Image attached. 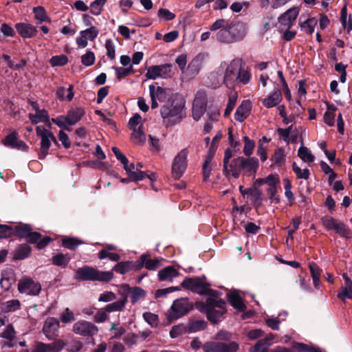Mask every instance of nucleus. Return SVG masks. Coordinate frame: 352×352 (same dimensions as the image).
<instances>
[{"mask_svg":"<svg viewBox=\"0 0 352 352\" xmlns=\"http://www.w3.org/2000/svg\"><path fill=\"white\" fill-rule=\"evenodd\" d=\"M182 287L199 294H208L206 302H197L196 307L207 314L211 321L216 322L226 312V302L219 297V292L210 290L199 278H186Z\"/></svg>","mask_w":352,"mask_h":352,"instance_id":"f257e3e1","label":"nucleus"},{"mask_svg":"<svg viewBox=\"0 0 352 352\" xmlns=\"http://www.w3.org/2000/svg\"><path fill=\"white\" fill-rule=\"evenodd\" d=\"M113 278L112 271H100L85 265L76 270L75 278L80 280L109 282Z\"/></svg>","mask_w":352,"mask_h":352,"instance_id":"f03ea898","label":"nucleus"},{"mask_svg":"<svg viewBox=\"0 0 352 352\" xmlns=\"http://www.w3.org/2000/svg\"><path fill=\"white\" fill-rule=\"evenodd\" d=\"M220 67L224 70L223 83L228 88L233 87L236 82L238 73L241 68V60L235 58L230 63H221Z\"/></svg>","mask_w":352,"mask_h":352,"instance_id":"7ed1b4c3","label":"nucleus"},{"mask_svg":"<svg viewBox=\"0 0 352 352\" xmlns=\"http://www.w3.org/2000/svg\"><path fill=\"white\" fill-rule=\"evenodd\" d=\"M187 148L182 149L174 157L172 166L171 174L175 179H179L184 174L188 166Z\"/></svg>","mask_w":352,"mask_h":352,"instance_id":"20e7f679","label":"nucleus"},{"mask_svg":"<svg viewBox=\"0 0 352 352\" xmlns=\"http://www.w3.org/2000/svg\"><path fill=\"white\" fill-rule=\"evenodd\" d=\"M37 135L41 138V151L39 153V159H44L48 153V150L51 146V142H56V139L53 133L43 127L38 126L36 128Z\"/></svg>","mask_w":352,"mask_h":352,"instance_id":"39448f33","label":"nucleus"},{"mask_svg":"<svg viewBox=\"0 0 352 352\" xmlns=\"http://www.w3.org/2000/svg\"><path fill=\"white\" fill-rule=\"evenodd\" d=\"M239 349V344L234 341L230 342L210 341L203 345L204 352H236Z\"/></svg>","mask_w":352,"mask_h":352,"instance_id":"423d86ee","label":"nucleus"},{"mask_svg":"<svg viewBox=\"0 0 352 352\" xmlns=\"http://www.w3.org/2000/svg\"><path fill=\"white\" fill-rule=\"evenodd\" d=\"M171 64L152 65L147 69L145 76L147 79L169 78L173 76Z\"/></svg>","mask_w":352,"mask_h":352,"instance_id":"0eeeda50","label":"nucleus"},{"mask_svg":"<svg viewBox=\"0 0 352 352\" xmlns=\"http://www.w3.org/2000/svg\"><path fill=\"white\" fill-rule=\"evenodd\" d=\"M192 307L191 304L187 298L177 299L171 306L168 317L170 319H177L186 315Z\"/></svg>","mask_w":352,"mask_h":352,"instance_id":"6e6552de","label":"nucleus"},{"mask_svg":"<svg viewBox=\"0 0 352 352\" xmlns=\"http://www.w3.org/2000/svg\"><path fill=\"white\" fill-rule=\"evenodd\" d=\"M207 105V95L205 91L199 90L194 99L192 105V117L195 120H199L204 114Z\"/></svg>","mask_w":352,"mask_h":352,"instance_id":"1a4fd4ad","label":"nucleus"},{"mask_svg":"<svg viewBox=\"0 0 352 352\" xmlns=\"http://www.w3.org/2000/svg\"><path fill=\"white\" fill-rule=\"evenodd\" d=\"M231 30L237 31L238 32L241 31L243 32V27L241 25H236L234 27H230L228 25V28L221 29L218 32L217 34V39L221 43H231L239 41L243 38V32L237 36H233L232 35Z\"/></svg>","mask_w":352,"mask_h":352,"instance_id":"9d476101","label":"nucleus"},{"mask_svg":"<svg viewBox=\"0 0 352 352\" xmlns=\"http://www.w3.org/2000/svg\"><path fill=\"white\" fill-rule=\"evenodd\" d=\"M72 331L74 333L83 337H91L98 333V328L90 322L81 320L74 324Z\"/></svg>","mask_w":352,"mask_h":352,"instance_id":"9b49d317","label":"nucleus"},{"mask_svg":"<svg viewBox=\"0 0 352 352\" xmlns=\"http://www.w3.org/2000/svg\"><path fill=\"white\" fill-rule=\"evenodd\" d=\"M18 289L21 294L36 296L41 290V285L39 283L28 277L21 278L18 283Z\"/></svg>","mask_w":352,"mask_h":352,"instance_id":"f8f14e48","label":"nucleus"},{"mask_svg":"<svg viewBox=\"0 0 352 352\" xmlns=\"http://www.w3.org/2000/svg\"><path fill=\"white\" fill-rule=\"evenodd\" d=\"M65 345V342L60 339L51 343L36 342L32 352H61Z\"/></svg>","mask_w":352,"mask_h":352,"instance_id":"ddd939ff","label":"nucleus"},{"mask_svg":"<svg viewBox=\"0 0 352 352\" xmlns=\"http://www.w3.org/2000/svg\"><path fill=\"white\" fill-rule=\"evenodd\" d=\"M182 107L181 106L172 103L170 106L164 105L161 109V116L163 119H168V122L173 123L178 122L181 120Z\"/></svg>","mask_w":352,"mask_h":352,"instance_id":"4468645a","label":"nucleus"},{"mask_svg":"<svg viewBox=\"0 0 352 352\" xmlns=\"http://www.w3.org/2000/svg\"><path fill=\"white\" fill-rule=\"evenodd\" d=\"M149 95L151 99V108L156 109L158 107L157 102L165 101L168 96V90L160 86L151 85L149 86Z\"/></svg>","mask_w":352,"mask_h":352,"instance_id":"2eb2a0df","label":"nucleus"},{"mask_svg":"<svg viewBox=\"0 0 352 352\" xmlns=\"http://www.w3.org/2000/svg\"><path fill=\"white\" fill-rule=\"evenodd\" d=\"M59 321L54 318H47L43 327V332L48 340H54L58 336Z\"/></svg>","mask_w":352,"mask_h":352,"instance_id":"dca6fc26","label":"nucleus"},{"mask_svg":"<svg viewBox=\"0 0 352 352\" xmlns=\"http://www.w3.org/2000/svg\"><path fill=\"white\" fill-rule=\"evenodd\" d=\"M300 9L298 7H294L289 9L284 14L278 17V22L285 28L289 29L293 25V23L296 19Z\"/></svg>","mask_w":352,"mask_h":352,"instance_id":"f3484780","label":"nucleus"},{"mask_svg":"<svg viewBox=\"0 0 352 352\" xmlns=\"http://www.w3.org/2000/svg\"><path fill=\"white\" fill-rule=\"evenodd\" d=\"M180 275L177 269L173 265H169L160 270L157 273L160 281L172 282L174 278Z\"/></svg>","mask_w":352,"mask_h":352,"instance_id":"a211bd4d","label":"nucleus"},{"mask_svg":"<svg viewBox=\"0 0 352 352\" xmlns=\"http://www.w3.org/2000/svg\"><path fill=\"white\" fill-rule=\"evenodd\" d=\"M17 134L13 132L9 134L3 141L5 146H10L12 148H16L22 151L26 150L27 145L21 140L17 139Z\"/></svg>","mask_w":352,"mask_h":352,"instance_id":"6ab92c4d","label":"nucleus"},{"mask_svg":"<svg viewBox=\"0 0 352 352\" xmlns=\"http://www.w3.org/2000/svg\"><path fill=\"white\" fill-rule=\"evenodd\" d=\"M18 33L23 38H32L37 33L36 28L29 23H19L15 25Z\"/></svg>","mask_w":352,"mask_h":352,"instance_id":"aec40b11","label":"nucleus"},{"mask_svg":"<svg viewBox=\"0 0 352 352\" xmlns=\"http://www.w3.org/2000/svg\"><path fill=\"white\" fill-rule=\"evenodd\" d=\"M201 67V60L199 57L193 58L188 64L184 74L186 78H192L196 76Z\"/></svg>","mask_w":352,"mask_h":352,"instance_id":"412c9836","label":"nucleus"},{"mask_svg":"<svg viewBox=\"0 0 352 352\" xmlns=\"http://www.w3.org/2000/svg\"><path fill=\"white\" fill-rule=\"evenodd\" d=\"M251 103L248 100H243L238 107L235 113V120L238 122H243L249 116L251 110Z\"/></svg>","mask_w":352,"mask_h":352,"instance_id":"4be33fe9","label":"nucleus"},{"mask_svg":"<svg viewBox=\"0 0 352 352\" xmlns=\"http://www.w3.org/2000/svg\"><path fill=\"white\" fill-rule=\"evenodd\" d=\"M342 277L345 283L341 287V291L338 294V298L344 301L346 299L352 298V280L345 274L342 275Z\"/></svg>","mask_w":352,"mask_h":352,"instance_id":"5701e85b","label":"nucleus"},{"mask_svg":"<svg viewBox=\"0 0 352 352\" xmlns=\"http://www.w3.org/2000/svg\"><path fill=\"white\" fill-rule=\"evenodd\" d=\"M258 168V161L256 157L245 158L243 163V171L248 176L255 174Z\"/></svg>","mask_w":352,"mask_h":352,"instance_id":"b1692460","label":"nucleus"},{"mask_svg":"<svg viewBox=\"0 0 352 352\" xmlns=\"http://www.w3.org/2000/svg\"><path fill=\"white\" fill-rule=\"evenodd\" d=\"M281 100V92L279 89H276L263 100V105L266 108H272L278 104Z\"/></svg>","mask_w":352,"mask_h":352,"instance_id":"393cba45","label":"nucleus"},{"mask_svg":"<svg viewBox=\"0 0 352 352\" xmlns=\"http://www.w3.org/2000/svg\"><path fill=\"white\" fill-rule=\"evenodd\" d=\"M85 111L81 108H76L69 110L67 115V123L69 126L76 124L84 116Z\"/></svg>","mask_w":352,"mask_h":352,"instance_id":"a878e982","label":"nucleus"},{"mask_svg":"<svg viewBox=\"0 0 352 352\" xmlns=\"http://www.w3.org/2000/svg\"><path fill=\"white\" fill-rule=\"evenodd\" d=\"M29 118L34 124H37L40 122H45L48 126H50V116L45 109H41L36 111L35 114L30 113Z\"/></svg>","mask_w":352,"mask_h":352,"instance_id":"bb28decb","label":"nucleus"},{"mask_svg":"<svg viewBox=\"0 0 352 352\" xmlns=\"http://www.w3.org/2000/svg\"><path fill=\"white\" fill-rule=\"evenodd\" d=\"M245 162V158L243 157H239L236 159H234L230 165L229 172L232 174V175L238 178L243 171V163Z\"/></svg>","mask_w":352,"mask_h":352,"instance_id":"cd10ccee","label":"nucleus"},{"mask_svg":"<svg viewBox=\"0 0 352 352\" xmlns=\"http://www.w3.org/2000/svg\"><path fill=\"white\" fill-rule=\"evenodd\" d=\"M14 275L11 270L3 271L0 280L1 287L5 290H8L14 283Z\"/></svg>","mask_w":352,"mask_h":352,"instance_id":"c85d7f7f","label":"nucleus"},{"mask_svg":"<svg viewBox=\"0 0 352 352\" xmlns=\"http://www.w3.org/2000/svg\"><path fill=\"white\" fill-rule=\"evenodd\" d=\"M287 317V313L285 311L280 313L278 316L269 317L265 320L267 325L273 330H278L279 329V324L282 321H284Z\"/></svg>","mask_w":352,"mask_h":352,"instance_id":"c756f323","label":"nucleus"},{"mask_svg":"<svg viewBox=\"0 0 352 352\" xmlns=\"http://www.w3.org/2000/svg\"><path fill=\"white\" fill-rule=\"evenodd\" d=\"M128 168H129V171H126L129 176V179L131 181L137 182L142 180L146 176V174L143 171H135V166L133 164H128Z\"/></svg>","mask_w":352,"mask_h":352,"instance_id":"7c9ffc66","label":"nucleus"},{"mask_svg":"<svg viewBox=\"0 0 352 352\" xmlns=\"http://www.w3.org/2000/svg\"><path fill=\"white\" fill-rule=\"evenodd\" d=\"M228 298L231 305L236 309L243 311L245 308L242 298L240 296L234 292L228 294Z\"/></svg>","mask_w":352,"mask_h":352,"instance_id":"2f4dec72","label":"nucleus"},{"mask_svg":"<svg viewBox=\"0 0 352 352\" xmlns=\"http://www.w3.org/2000/svg\"><path fill=\"white\" fill-rule=\"evenodd\" d=\"M331 230H335L340 236L346 238L350 237L351 234L349 228L341 221H336Z\"/></svg>","mask_w":352,"mask_h":352,"instance_id":"473e14b6","label":"nucleus"},{"mask_svg":"<svg viewBox=\"0 0 352 352\" xmlns=\"http://www.w3.org/2000/svg\"><path fill=\"white\" fill-rule=\"evenodd\" d=\"M331 230H335L340 236L346 238L350 237L351 234L349 228L341 221H336Z\"/></svg>","mask_w":352,"mask_h":352,"instance_id":"72a5a7b5","label":"nucleus"},{"mask_svg":"<svg viewBox=\"0 0 352 352\" xmlns=\"http://www.w3.org/2000/svg\"><path fill=\"white\" fill-rule=\"evenodd\" d=\"M298 155L305 162L311 163L315 160V157L312 155L311 151L302 145L298 148Z\"/></svg>","mask_w":352,"mask_h":352,"instance_id":"f704fd0d","label":"nucleus"},{"mask_svg":"<svg viewBox=\"0 0 352 352\" xmlns=\"http://www.w3.org/2000/svg\"><path fill=\"white\" fill-rule=\"evenodd\" d=\"M126 299H122L112 303L108 304L104 308L108 313L114 311H122L125 308Z\"/></svg>","mask_w":352,"mask_h":352,"instance_id":"c9c22d12","label":"nucleus"},{"mask_svg":"<svg viewBox=\"0 0 352 352\" xmlns=\"http://www.w3.org/2000/svg\"><path fill=\"white\" fill-rule=\"evenodd\" d=\"M70 259L71 258L67 254H57L52 258V262L55 265L65 267Z\"/></svg>","mask_w":352,"mask_h":352,"instance_id":"e433bc0d","label":"nucleus"},{"mask_svg":"<svg viewBox=\"0 0 352 352\" xmlns=\"http://www.w3.org/2000/svg\"><path fill=\"white\" fill-rule=\"evenodd\" d=\"M133 269V263L130 261L119 262L113 268L115 271L120 274H124L130 272Z\"/></svg>","mask_w":352,"mask_h":352,"instance_id":"4c0bfd02","label":"nucleus"},{"mask_svg":"<svg viewBox=\"0 0 352 352\" xmlns=\"http://www.w3.org/2000/svg\"><path fill=\"white\" fill-rule=\"evenodd\" d=\"M21 307V302L19 300L12 299L6 301V302L2 304L1 308L3 311L6 312H12L15 311L19 309Z\"/></svg>","mask_w":352,"mask_h":352,"instance_id":"58836bf2","label":"nucleus"},{"mask_svg":"<svg viewBox=\"0 0 352 352\" xmlns=\"http://www.w3.org/2000/svg\"><path fill=\"white\" fill-rule=\"evenodd\" d=\"M132 139L135 143L143 144L146 142V135L142 131V125L138 129H133Z\"/></svg>","mask_w":352,"mask_h":352,"instance_id":"ea45409f","label":"nucleus"},{"mask_svg":"<svg viewBox=\"0 0 352 352\" xmlns=\"http://www.w3.org/2000/svg\"><path fill=\"white\" fill-rule=\"evenodd\" d=\"M14 234L26 238L28 236L29 232L32 231V228L28 224H19L14 226Z\"/></svg>","mask_w":352,"mask_h":352,"instance_id":"a19ab883","label":"nucleus"},{"mask_svg":"<svg viewBox=\"0 0 352 352\" xmlns=\"http://www.w3.org/2000/svg\"><path fill=\"white\" fill-rule=\"evenodd\" d=\"M145 261V268L148 270L155 271L162 265L161 260L158 258H151L146 254Z\"/></svg>","mask_w":352,"mask_h":352,"instance_id":"79ce46f5","label":"nucleus"},{"mask_svg":"<svg viewBox=\"0 0 352 352\" xmlns=\"http://www.w3.org/2000/svg\"><path fill=\"white\" fill-rule=\"evenodd\" d=\"M99 33L98 30L94 26H90L89 28L80 32V35L83 36L87 41H93L97 37Z\"/></svg>","mask_w":352,"mask_h":352,"instance_id":"37998d69","label":"nucleus"},{"mask_svg":"<svg viewBox=\"0 0 352 352\" xmlns=\"http://www.w3.org/2000/svg\"><path fill=\"white\" fill-rule=\"evenodd\" d=\"M107 0H95L90 4V11L94 15L100 14Z\"/></svg>","mask_w":352,"mask_h":352,"instance_id":"c03bdc74","label":"nucleus"},{"mask_svg":"<svg viewBox=\"0 0 352 352\" xmlns=\"http://www.w3.org/2000/svg\"><path fill=\"white\" fill-rule=\"evenodd\" d=\"M110 331L112 333V338H119L126 332L125 328L119 323L113 322L111 324Z\"/></svg>","mask_w":352,"mask_h":352,"instance_id":"a18cd8bd","label":"nucleus"},{"mask_svg":"<svg viewBox=\"0 0 352 352\" xmlns=\"http://www.w3.org/2000/svg\"><path fill=\"white\" fill-rule=\"evenodd\" d=\"M206 327V322L204 320H196L190 322L187 327L188 331L190 333L197 332L204 329Z\"/></svg>","mask_w":352,"mask_h":352,"instance_id":"49530a36","label":"nucleus"},{"mask_svg":"<svg viewBox=\"0 0 352 352\" xmlns=\"http://www.w3.org/2000/svg\"><path fill=\"white\" fill-rule=\"evenodd\" d=\"M212 157L210 155H208L206 157L202 166L203 177L204 180H207V179L210 175V172L212 170Z\"/></svg>","mask_w":352,"mask_h":352,"instance_id":"de8ad7c7","label":"nucleus"},{"mask_svg":"<svg viewBox=\"0 0 352 352\" xmlns=\"http://www.w3.org/2000/svg\"><path fill=\"white\" fill-rule=\"evenodd\" d=\"M14 234V226L0 224V239H8Z\"/></svg>","mask_w":352,"mask_h":352,"instance_id":"09e8293b","label":"nucleus"},{"mask_svg":"<svg viewBox=\"0 0 352 352\" xmlns=\"http://www.w3.org/2000/svg\"><path fill=\"white\" fill-rule=\"evenodd\" d=\"M316 25L317 20L314 18H309L301 26L306 33L311 34L314 32Z\"/></svg>","mask_w":352,"mask_h":352,"instance_id":"8fccbe9b","label":"nucleus"},{"mask_svg":"<svg viewBox=\"0 0 352 352\" xmlns=\"http://www.w3.org/2000/svg\"><path fill=\"white\" fill-rule=\"evenodd\" d=\"M237 100V94L236 93L231 94L229 96L228 102L224 112V116H228L233 110Z\"/></svg>","mask_w":352,"mask_h":352,"instance_id":"3c124183","label":"nucleus"},{"mask_svg":"<svg viewBox=\"0 0 352 352\" xmlns=\"http://www.w3.org/2000/svg\"><path fill=\"white\" fill-rule=\"evenodd\" d=\"M243 140L245 143L243 147V153L246 156H250L253 153V150L255 146V142L247 136H245Z\"/></svg>","mask_w":352,"mask_h":352,"instance_id":"603ef678","label":"nucleus"},{"mask_svg":"<svg viewBox=\"0 0 352 352\" xmlns=\"http://www.w3.org/2000/svg\"><path fill=\"white\" fill-rule=\"evenodd\" d=\"M187 331H188L187 326H185L184 324H181L175 325L171 329V330L170 331V336L171 338H175Z\"/></svg>","mask_w":352,"mask_h":352,"instance_id":"864d4df0","label":"nucleus"},{"mask_svg":"<svg viewBox=\"0 0 352 352\" xmlns=\"http://www.w3.org/2000/svg\"><path fill=\"white\" fill-rule=\"evenodd\" d=\"M68 58L65 55H59L52 56L50 60L52 66H63L67 63Z\"/></svg>","mask_w":352,"mask_h":352,"instance_id":"5fc2aeb1","label":"nucleus"},{"mask_svg":"<svg viewBox=\"0 0 352 352\" xmlns=\"http://www.w3.org/2000/svg\"><path fill=\"white\" fill-rule=\"evenodd\" d=\"M31 251L30 248L27 245H21L16 251L15 257L17 259H23L28 256Z\"/></svg>","mask_w":352,"mask_h":352,"instance_id":"6e6d98bb","label":"nucleus"},{"mask_svg":"<svg viewBox=\"0 0 352 352\" xmlns=\"http://www.w3.org/2000/svg\"><path fill=\"white\" fill-rule=\"evenodd\" d=\"M1 336L10 341L13 340L16 336V331L14 327L12 324H8L1 334Z\"/></svg>","mask_w":352,"mask_h":352,"instance_id":"4d7b16f0","label":"nucleus"},{"mask_svg":"<svg viewBox=\"0 0 352 352\" xmlns=\"http://www.w3.org/2000/svg\"><path fill=\"white\" fill-rule=\"evenodd\" d=\"M143 318L145 321L151 327H155L158 324V316L151 312H145L143 314Z\"/></svg>","mask_w":352,"mask_h":352,"instance_id":"13d9d810","label":"nucleus"},{"mask_svg":"<svg viewBox=\"0 0 352 352\" xmlns=\"http://www.w3.org/2000/svg\"><path fill=\"white\" fill-rule=\"evenodd\" d=\"M293 170L296 175L298 178L307 179L309 177V170L307 168H305L303 170L296 164V163L293 164Z\"/></svg>","mask_w":352,"mask_h":352,"instance_id":"bf43d9fd","label":"nucleus"},{"mask_svg":"<svg viewBox=\"0 0 352 352\" xmlns=\"http://www.w3.org/2000/svg\"><path fill=\"white\" fill-rule=\"evenodd\" d=\"M33 12L35 14V18L40 22L48 21V17L46 14L45 9L41 6L34 8Z\"/></svg>","mask_w":352,"mask_h":352,"instance_id":"052dcab7","label":"nucleus"},{"mask_svg":"<svg viewBox=\"0 0 352 352\" xmlns=\"http://www.w3.org/2000/svg\"><path fill=\"white\" fill-rule=\"evenodd\" d=\"M112 151L116 155V158L120 160L122 164L124 165V168L126 171H129V168H128V160L127 158L121 153L119 148L116 147H113Z\"/></svg>","mask_w":352,"mask_h":352,"instance_id":"680f3d73","label":"nucleus"},{"mask_svg":"<svg viewBox=\"0 0 352 352\" xmlns=\"http://www.w3.org/2000/svg\"><path fill=\"white\" fill-rule=\"evenodd\" d=\"M94 61L95 56L94 52L91 51L87 52L81 56L82 63L87 67L92 65L94 63Z\"/></svg>","mask_w":352,"mask_h":352,"instance_id":"e2e57ef3","label":"nucleus"},{"mask_svg":"<svg viewBox=\"0 0 352 352\" xmlns=\"http://www.w3.org/2000/svg\"><path fill=\"white\" fill-rule=\"evenodd\" d=\"M52 122L58 125L60 128H63L70 131L71 129L67 126L66 116H60L56 118H52Z\"/></svg>","mask_w":352,"mask_h":352,"instance_id":"0e129e2a","label":"nucleus"},{"mask_svg":"<svg viewBox=\"0 0 352 352\" xmlns=\"http://www.w3.org/2000/svg\"><path fill=\"white\" fill-rule=\"evenodd\" d=\"M80 244L81 242L74 238H65L62 240L63 246L70 250H74Z\"/></svg>","mask_w":352,"mask_h":352,"instance_id":"69168bd1","label":"nucleus"},{"mask_svg":"<svg viewBox=\"0 0 352 352\" xmlns=\"http://www.w3.org/2000/svg\"><path fill=\"white\" fill-rule=\"evenodd\" d=\"M250 78V74L246 70H242L241 68L238 73L236 81L245 85L249 82Z\"/></svg>","mask_w":352,"mask_h":352,"instance_id":"338daca9","label":"nucleus"},{"mask_svg":"<svg viewBox=\"0 0 352 352\" xmlns=\"http://www.w3.org/2000/svg\"><path fill=\"white\" fill-rule=\"evenodd\" d=\"M269 345L265 340H260L254 345L251 352H270V351H267Z\"/></svg>","mask_w":352,"mask_h":352,"instance_id":"774afa93","label":"nucleus"}]
</instances>
